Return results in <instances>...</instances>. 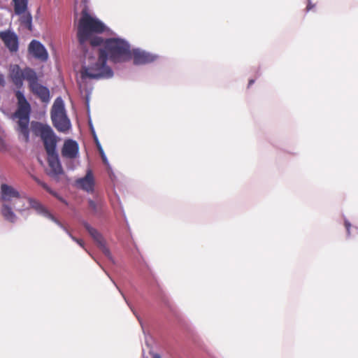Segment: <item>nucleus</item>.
Here are the masks:
<instances>
[{
  "label": "nucleus",
  "mask_w": 358,
  "mask_h": 358,
  "mask_svg": "<svg viewBox=\"0 0 358 358\" xmlns=\"http://www.w3.org/2000/svg\"><path fill=\"white\" fill-rule=\"evenodd\" d=\"M76 185L83 190L92 193L94 189V178L91 170L87 171L85 177L79 178L76 180Z\"/></svg>",
  "instance_id": "17"
},
{
  "label": "nucleus",
  "mask_w": 358,
  "mask_h": 358,
  "mask_svg": "<svg viewBox=\"0 0 358 358\" xmlns=\"http://www.w3.org/2000/svg\"><path fill=\"white\" fill-rule=\"evenodd\" d=\"M51 120L53 126L58 131L66 133L71 127V121L66 115L63 100L58 97L51 108Z\"/></svg>",
  "instance_id": "6"
},
{
  "label": "nucleus",
  "mask_w": 358,
  "mask_h": 358,
  "mask_svg": "<svg viewBox=\"0 0 358 358\" xmlns=\"http://www.w3.org/2000/svg\"><path fill=\"white\" fill-rule=\"evenodd\" d=\"M92 62L87 66H83L80 71L82 79H100L109 78L113 75L112 69L106 65L107 59L99 50V57L96 59H92Z\"/></svg>",
  "instance_id": "4"
},
{
  "label": "nucleus",
  "mask_w": 358,
  "mask_h": 358,
  "mask_svg": "<svg viewBox=\"0 0 358 358\" xmlns=\"http://www.w3.org/2000/svg\"><path fill=\"white\" fill-rule=\"evenodd\" d=\"M98 145V149H99V154L101 157V159H102V161L105 164H108V160H107V158L104 154V152L103 150V149L101 148V147L99 145Z\"/></svg>",
  "instance_id": "22"
},
{
  "label": "nucleus",
  "mask_w": 358,
  "mask_h": 358,
  "mask_svg": "<svg viewBox=\"0 0 358 358\" xmlns=\"http://www.w3.org/2000/svg\"><path fill=\"white\" fill-rule=\"evenodd\" d=\"M29 203L32 206V207L35 208L36 209L40 210L45 216L48 217L49 219L52 220L53 222H55L56 224H57L59 227H61L71 238L73 241L76 242L80 247L84 248V242L82 239H79L75 236H73L69 231L68 229L62 225V223H60L52 214H50L48 210H46L42 206H41L39 203L33 201L31 199H29Z\"/></svg>",
  "instance_id": "15"
},
{
  "label": "nucleus",
  "mask_w": 358,
  "mask_h": 358,
  "mask_svg": "<svg viewBox=\"0 0 358 358\" xmlns=\"http://www.w3.org/2000/svg\"><path fill=\"white\" fill-rule=\"evenodd\" d=\"M49 170L48 174L57 181L59 176L64 174V171L60 164L57 153L48 155Z\"/></svg>",
  "instance_id": "14"
},
{
  "label": "nucleus",
  "mask_w": 358,
  "mask_h": 358,
  "mask_svg": "<svg viewBox=\"0 0 358 358\" xmlns=\"http://www.w3.org/2000/svg\"><path fill=\"white\" fill-rule=\"evenodd\" d=\"M31 130L34 135L41 138L47 155L57 153L56 148L59 138L50 126L39 122H32Z\"/></svg>",
  "instance_id": "5"
},
{
  "label": "nucleus",
  "mask_w": 358,
  "mask_h": 358,
  "mask_svg": "<svg viewBox=\"0 0 358 358\" xmlns=\"http://www.w3.org/2000/svg\"><path fill=\"white\" fill-rule=\"evenodd\" d=\"M255 83V80L250 79L248 83V87H250Z\"/></svg>",
  "instance_id": "26"
},
{
  "label": "nucleus",
  "mask_w": 358,
  "mask_h": 358,
  "mask_svg": "<svg viewBox=\"0 0 358 358\" xmlns=\"http://www.w3.org/2000/svg\"><path fill=\"white\" fill-rule=\"evenodd\" d=\"M89 207L93 211L94 213H98L101 210V204H97L95 201L92 199L88 201Z\"/></svg>",
  "instance_id": "21"
},
{
  "label": "nucleus",
  "mask_w": 358,
  "mask_h": 358,
  "mask_svg": "<svg viewBox=\"0 0 358 358\" xmlns=\"http://www.w3.org/2000/svg\"><path fill=\"white\" fill-rule=\"evenodd\" d=\"M75 10H80L81 14L77 25L79 43L84 45L89 41L93 47L100 46L103 43V38L94 35L103 33L106 29V25L90 13L87 0H75Z\"/></svg>",
  "instance_id": "1"
},
{
  "label": "nucleus",
  "mask_w": 358,
  "mask_h": 358,
  "mask_svg": "<svg viewBox=\"0 0 358 358\" xmlns=\"http://www.w3.org/2000/svg\"><path fill=\"white\" fill-rule=\"evenodd\" d=\"M83 224L84 227L86 229V230L88 231L90 235L92 236V238L94 239V241L96 243L98 247L103 252V253L107 257L110 259L111 254L110 250L106 246V241L102 236V235L95 228L90 226V224H88L87 222H83Z\"/></svg>",
  "instance_id": "13"
},
{
  "label": "nucleus",
  "mask_w": 358,
  "mask_h": 358,
  "mask_svg": "<svg viewBox=\"0 0 358 358\" xmlns=\"http://www.w3.org/2000/svg\"><path fill=\"white\" fill-rule=\"evenodd\" d=\"M1 213L6 220L11 223H14L17 220L16 215L14 213L12 208L7 203H2L1 207Z\"/></svg>",
  "instance_id": "19"
},
{
  "label": "nucleus",
  "mask_w": 358,
  "mask_h": 358,
  "mask_svg": "<svg viewBox=\"0 0 358 358\" xmlns=\"http://www.w3.org/2000/svg\"><path fill=\"white\" fill-rule=\"evenodd\" d=\"M132 57L134 64L136 65L145 64L152 62L155 57L150 53L139 50H134L131 52V57Z\"/></svg>",
  "instance_id": "18"
},
{
  "label": "nucleus",
  "mask_w": 358,
  "mask_h": 358,
  "mask_svg": "<svg viewBox=\"0 0 358 358\" xmlns=\"http://www.w3.org/2000/svg\"><path fill=\"white\" fill-rule=\"evenodd\" d=\"M0 39L10 52L18 51L19 38L14 31L10 29L0 31Z\"/></svg>",
  "instance_id": "12"
},
{
  "label": "nucleus",
  "mask_w": 358,
  "mask_h": 358,
  "mask_svg": "<svg viewBox=\"0 0 358 358\" xmlns=\"http://www.w3.org/2000/svg\"><path fill=\"white\" fill-rule=\"evenodd\" d=\"M152 358H161V356L159 354H154Z\"/></svg>",
  "instance_id": "27"
},
{
  "label": "nucleus",
  "mask_w": 358,
  "mask_h": 358,
  "mask_svg": "<svg viewBox=\"0 0 358 358\" xmlns=\"http://www.w3.org/2000/svg\"><path fill=\"white\" fill-rule=\"evenodd\" d=\"M29 0H12L14 13L18 15L20 25L27 30L32 31V15L28 10Z\"/></svg>",
  "instance_id": "7"
},
{
  "label": "nucleus",
  "mask_w": 358,
  "mask_h": 358,
  "mask_svg": "<svg viewBox=\"0 0 358 358\" xmlns=\"http://www.w3.org/2000/svg\"><path fill=\"white\" fill-rule=\"evenodd\" d=\"M5 83L4 76L2 74H0V85L3 87Z\"/></svg>",
  "instance_id": "23"
},
{
  "label": "nucleus",
  "mask_w": 358,
  "mask_h": 358,
  "mask_svg": "<svg viewBox=\"0 0 358 358\" xmlns=\"http://www.w3.org/2000/svg\"><path fill=\"white\" fill-rule=\"evenodd\" d=\"M345 227L347 229L348 232L350 233V228L351 227V224H350V222H348V221H345Z\"/></svg>",
  "instance_id": "24"
},
{
  "label": "nucleus",
  "mask_w": 358,
  "mask_h": 358,
  "mask_svg": "<svg viewBox=\"0 0 358 358\" xmlns=\"http://www.w3.org/2000/svg\"><path fill=\"white\" fill-rule=\"evenodd\" d=\"M28 53L34 59L45 62L48 59V52L45 46L37 40H32L28 45Z\"/></svg>",
  "instance_id": "11"
},
{
  "label": "nucleus",
  "mask_w": 358,
  "mask_h": 358,
  "mask_svg": "<svg viewBox=\"0 0 358 358\" xmlns=\"http://www.w3.org/2000/svg\"><path fill=\"white\" fill-rule=\"evenodd\" d=\"M312 8H313V6L311 5V3H308V6H307V7H306V9H307V10H310Z\"/></svg>",
  "instance_id": "28"
},
{
  "label": "nucleus",
  "mask_w": 358,
  "mask_h": 358,
  "mask_svg": "<svg viewBox=\"0 0 358 358\" xmlns=\"http://www.w3.org/2000/svg\"><path fill=\"white\" fill-rule=\"evenodd\" d=\"M99 48L101 53H103L106 59L113 63L124 62L131 59L129 44L124 40L119 38H110L103 39Z\"/></svg>",
  "instance_id": "2"
},
{
  "label": "nucleus",
  "mask_w": 358,
  "mask_h": 358,
  "mask_svg": "<svg viewBox=\"0 0 358 358\" xmlns=\"http://www.w3.org/2000/svg\"><path fill=\"white\" fill-rule=\"evenodd\" d=\"M29 71L28 78L29 80V86L31 91L36 95L43 102H48L50 100L49 90L38 83V76L36 72Z\"/></svg>",
  "instance_id": "8"
},
{
  "label": "nucleus",
  "mask_w": 358,
  "mask_h": 358,
  "mask_svg": "<svg viewBox=\"0 0 358 358\" xmlns=\"http://www.w3.org/2000/svg\"><path fill=\"white\" fill-rule=\"evenodd\" d=\"M34 180L39 185H41L43 189H45L46 191H48L49 193H50L51 194H52L53 196L59 198L60 200L62 201V199L61 198H59L57 195V194L55 192H53L49 187L48 185L45 183L44 182H43L42 180H41L40 179H38V178L36 177H34Z\"/></svg>",
  "instance_id": "20"
},
{
  "label": "nucleus",
  "mask_w": 358,
  "mask_h": 358,
  "mask_svg": "<svg viewBox=\"0 0 358 358\" xmlns=\"http://www.w3.org/2000/svg\"><path fill=\"white\" fill-rule=\"evenodd\" d=\"M35 72V71L29 67H26L24 69H21L20 66L17 64H10L9 66V76L17 88H21L23 85V80H26L29 83L28 78V74L29 71Z\"/></svg>",
  "instance_id": "10"
},
{
  "label": "nucleus",
  "mask_w": 358,
  "mask_h": 358,
  "mask_svg": "<svg viewBox=\"0 0 358 358\" xmlns=\"http://www.w3.org/2000/svg\"><path fill=\"white\" fill-rule=\"evenodd\" d=\"M79 146L76 141L68 139L64 143L62 148V155L64 158L75 159L78 155Z\"/></svg>",
  "instance_id": "16"
},
{
  "label": "nucleus",
  "mask_w": 358,
  "mask_h": 358,
  "mask_svg": "<svg viewBox=\"0 0 358 358\" xmlns=\"http://www.w3.org/2000/svg\"><path fill=\"white\" fill-rule=\"evenodd\" d=\"M15 96L17 99V108L14 113V117L18 119L17 130L22 135L24 141L28 142L29 141V123L31 106L20 91L15 92Z\"/></svg>",
  "instance_id": "3"
},
{
  "label": "nucleus",
  "mask_w": 358,
  "mask_h": 358,
  "mask_svg": "<svg viewBox=\"0 0 358 358\" xmlns=\"http://www.w3.org/2000/svg\"><path fill=\"white\" fill-rule=\"evenodd\" d=\"M24 198L22 197L19 191L14 187L6 183L1 185L0 201L3 203L10 202L15 206L17 202L23 203Z\"/></svg>",
  "instance_id": "9"
},
{
  "label": "nucleus",
  "mask_w": 358,
  "mask_h": 358,
  "mask_svg": "<svg viewBox=\"0 0 358 358\" xmlns=\"http://www.w3.org/2000/svg\"><path fill=\"white\" fill-rule=\"evenodd\" d=\"M14 208H15L16 210L22 211L24 209V204L23 203L21 206H19V207L14 206Z\"/></svg>",
  "instance_id": "25"
}]
</instances>
